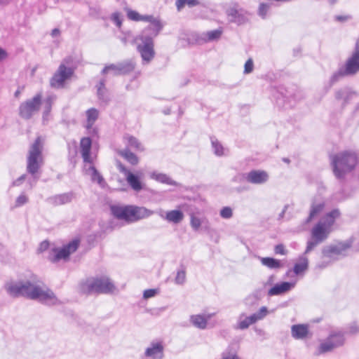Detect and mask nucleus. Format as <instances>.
Here are the masks:
<instances>
[{"label": "nucleus", "instance_id": "obj_29", "mask_svg": "<svg viewBox=\"0 0 359 359\" xmlns=\"http://www.w3.org/2000/svg\"><path fill=\"white\" fill-rule=\"evenodd\" d=\"M184 218V214L181 210H171L166 212L165 219L170 222L174 224H178L182 221Z\"/></svg>", "mask_w": 359, "mask_h": 359}, {"label": "nucleus", "instance_id": "obj_35", "mask_svg": "<svg viewBox=\"0 0 359 359\" xmlns=\"http://www.w3.org/2000/svg\"><path fill=\"white\" fill-rule=\"evenodd\" d=\"M120 154L132 165H136L138 163L139 160L137 156L128 149L121 151Z\"/></svg>", "mask_w": 359, "mask_h": 359}, {"label": "nucleus", "instance_id": "obj_17", "mask_svg": "<svg viewBox=\"0 0 359 359\" xmlns=\"http://www.w3.org/2000/svg\"><path fill=\"white\" fill-rule=\"evenodd\" d=\"M245 179L251 184H261L268 181L269 175L264 170H253L245 175Z\"/></svg>", "mask_w": 359, "mask_h": 359}, {"label": "nucleus", "instance_id": "obj_43", "mask_svg": "<svg viewBox=\"0 0 359 359\" xmlns=\"http://www.w3.org/2000/svg\"><path fill=\"white\" fill-rule=\"evenodd\" d=\"M212 145L214 149V152L217 156L224 154V148L222 144L217 140H211Z\"/></svg>", "mask_w": 359, "mask_h": 359}, {"label": "nucleus", "instance_id": "obj_10", "mask_svg": "<svg viewBox=\"0 0 359 359\" xmlns=\"http://www.w3.org/2000/svg\"><path fill=\"white\" fill-rule=\"evenodd\" d=\"M137 39L142 41L141 43L137 45V50L140 53L143 61L149 63L155 55L154 40H151L148 36H144L143 38L138 36Z\"/></svg>", "mask_w": 359, "mask_h": 359}, {"label": "nucleus", "instance_id": "obj_24", "mask_svg": "<svg viewBox=\"0 0 359 359\" xmlns=\"http://www.w3.org/2000/svg\"><path fill=\"white\" fill-rule=\"evenodd\" d=\"M213 314H208L206 317L202 315H194L191 316V323L199 329H205L207 326V323L209 319L212 318Z\"/></svg>", "mask_w": 359, "mask_h": 359}, {"label": "nucleus", "instance_id": "obj_51", "mask_svg": "<svg viewBox=\"0 0 359 359\" xmlns=\"http://www.w3.org/2000/svg\"><path fill=\"white\" fill-rule=\"evenodd\" d=\"M28 201V198L25 194L20 195L16 201H15V205L16 206H21L25 203H27Z\"/></svg>", "mask_w": 359, "mask_h": 359}, {"label": "nucleus", "instance_id": "obj_23", "mask_svg": "<svg viewBox=\"0 0 359 359\" xmlns=\"http://www.w3.org/2000/svg\"><path fill=\"white\" fill-rule=\"evenodd\" d=\"M291 333L296 339H304L309 333L308 326L303 324L294 325L291 327Z\"/></svg>", "mask_w": 359, "mask_h": 359}, {"label": "nucleus", "instance_id": "obj_57", "mask_svg": "<svg viewBox=\"0 0 359 359\" xmlns=\"http://www.w3.org/2000/svg\"><path fill=\"white\" fill-rule=\"evenodd\" d=\"M26 175H22L13 182V186H19L25 180Z\"/></svg>", "mask_w": 359, "mask_h": 359}, {"label": "nucleus", "instance_id": "obj_16", "mask_svg": "<svg viewBox=\"0 0 359 359\" xmlns=\"http://www.w3.org/2000/svg\"><path fill=\"white\" fill-rule=\"evenodd\" d=\"M226 14L230 22L241 25L246 22L247 18L243 9H238V5L235 4L233 7L226 10Z\"/></svg>", "mask_w": 359, "mask_h": 359}, {"label": "nucleus", "instance_id": "obj_32", "mask_svg": "<svg viewBox=\"0 0 359 359\" xmlns=\"http://www.w3.org/2000/svg\"><path fill=\"white\" fill-rule=\"evenodd\" d=\"M261 262L269 269H279L282 267L280 262L271 257H262Z\"/></svg>", "mask_w": 359, "mask_h": 359}, {"label": "nucleus", "instance_id": "obj_31", "mask_svg": "<svg viewBox=\"0 0 359 359\" xmlns=\"http://www.w3.org/2000/svg\"><path fill=\"white\" fill-rule=\"evenodd\" d=\"M324 207L325 204L323 202H320L318 203H313V204L311 205L309 215L306 219V222H309L310 221H311L313 218L316 217L318 214H320L323 211Z\"/></svg>", "mask_w": 359, "mask_h": 359}, {"label": "nucleus", "instance_id": "obj_53", "mask_svg": "<svg viewBox=\"0 0 359 359\" xmlns=\"http://www.w3.org/2000/svg\"><path fill=\"white\" fill-rule=\"evenodd\" d=\"M157 294V290L156 289H149L146 290L144 292L143 297L144 299H148L154 297Z\"/></svg>", "mask_w": 359, "mask_h": 359}, {"label": "nucleus", "instance_id": "obj_28", "mask_svg": "<svg viewBox=\"0 0 359 359\" xmlns=\"http://www.w3.org/2000/svg\"><path fill=\"white\" fill-rule=\"evenodd\" d=\"M255 323H256V321L252 315L248 317H245V315L243 313L239 316L238 322L236 328L239 330H245L248 328L250 325Z\"/></svg>", "mask_w": 359, "mask_h": 359}, {"label": "nucleus", "instance_id": "obj_63", "mask_svg": "<svg viewBox=\"0 0 359 359\" xmlns=\"http://www.w3.org/2000/svg\"><path fill=\"white\" fill-rule=\"evenodd\" d=\"M223 357H229V359H240L237 355L233 353H229L226 355H224Z\"/></svg>", "mask_w": 359, "mask_h": 359}, {"label": "nucleus", "instance_id": "obj_41", "mask_svg": "<svg viewBox=\"0 0 359 359\" xmlns=\"http://www.w3.org/2000/svg\"><path fill=\"white\" fill-rule=\"evenodd\" d=\"M109 72H111L114 76H118L119 74V67L118 63L117 64H110L104 67L102 69V73L103 74H107Z\"/></svg>", "mask_w": 359, "mask_h": 359}, {"label": "nucleus", "instance_id": "obj_58", "mask_svg": "<svg viewBox=\"0 0 359 359\" xmlns=\"http://www.w3.org/2000/svg\"><path fill=\"white\" fill-rule=\"evenodd\" d=\"M48 245H49L48 242H47V241H43V242H42V243L40 244V246H39V251H41V252H43V251L46 250V249H48Z\"/></svg>", "mask_w": 359, "mask_h": 359}, {"label": "nucleus", "instance_id": "obj_47", "mask_svg": "<svg viewBox=\"0 0 359 359\" xmlns=\"http://www.w3.org/2000/svg\"><path fill=\"white\" fill-rule=\"evenodd\" d=\"M232 210L229 207H224L220 211V216L224 219H229L232 217Z\"/></svg>", "mask_w": 359, "mask_h": 359}, {"label": "nucleus", "instance_id": "obj_39", "mask_svg": "<svg viewBox=\"0 0 359 359\" xmlns=\"http://www.w3.org/2000/svg\"><path fill=\"white\" fill-rule=\"evenodd\" d=\"M56 100L55 95H49L48 96L45 100H44V111H43V116H48L52 108V104Z\"/></svg>", "mask_w": 359, "mask_h": 359}, {"label": "nucleus", "instance_id": "obj_33", "mask_svg": "<svg viewBox=\"0 0 359 359\" xmlns=\"http://www.w3.org/2000/svg\"><path fill=\"white\" fill-rule=\"evenodd\" d=\"M124 140L127 142L128 146L134 148L137 151L144 150L142 144L136 137L127 135L124 137Z\"/></svg>", "mask_w": 359, "mask_h": 359}, {"label": "nucleus", "instance_id": "obj_54", "mask_svg": "<svg viewBox=\"0 0 359 359\" xmlns=\"http://www.w3.org/2000/svg\"><path fill=\"white\" fill-rule=\"evenodd\" d=\"M274 251L276 254L285 255L287 251L283 244H278L275 246Z\"/></svg>", "mask_w": 359, "mask_h": 359}, {"label": "nucleus", "instance_id": "obj_22", "mask_svg": "<svg viewBox=\"0 0 359 359\" xmlns=\"http://www.w3.org/2000/svg\"><path fill=\"white\" fill-rule=\"evenodd\" d=\"M293 287V284L288 282H283L272 287L268 292L269 296L279 295L289 291Z\"/></svg>", "mask_w": 359, "mask_h": 359}, {"label": "nucleus", "instance_id": "obj_26", "mask_svg": "<svg viewBox=\"0 0 359 359\" xmlns=\"http://www.w3.org/2000/svg\"><path fill=\"white\" fill-rule=\"evenodd\" d=\"M135 62L133 60L118 62L119 74L125 75L132 72L135 69Z\"/></svg>", "mask_w": 359, "mask_h": 359}, {"label": "nucleus", "instance_id": "obj_20", "mask_svg": "<svg viewBox=\"0 0 359 359\" xmlns=\"http://www.w3.org/2000/svg\"><path fill=\"white\" fill-rule=\"evenodd\" d=\"M74 196V194L71 191L68 193L53 196L52 197L48 198V201L50 203L53 204V205H61L70 203L73 200Z\"/></svg>", "mask_w": 359, "mask_h": 359}, {"label": "nucleus", "instance_id": "obj_50", "mask_svg": "<svg viewBox=\"0 0 359 359\" xmlns=\"http://www.w3.org/2000/svg\"><path fill=\"white\" fill-rule=\"evenodd\" d=\"M201 225V219L195 216L191 217V226L194 230H198Z\"/></svg>", "mask_w": 359, "mask_h": 359}, {"label": "nucleus", "instance_id": "obj_15", "mask_svg": "<svg viewBox=\"0 0 359 359\" xmlns=\"http://www.w3.org/2000/svg\"><path fill=\"white\" fill-rule=\"evenodd\" d=\"M351 248L348 243H339L336 245H330L323 249L322 253L325 257L331 259L333 255H342L344 252Z\"/></svg>", "mask_w": 359, "mask_h": 359}, {"label": "nucleus", "instance_id": "obj_5", "mask_svg": "<svg viewBox=\"0 0 359 359\" xmlns=\"http://www.w3.org/2000/svg\"><path fill=\"white\" fill-rule=\"evenodd\" d=\"M114 285L107 277L86 280L81 285V291L85 294L111 293L115 290Z\"/></svg>", "mask_w": 359, "mask_h": 359}, {"label": "nucleus", "instance_id": "obj_27", "mask_svg": "<svg viewBox=\"0 0 359 359\" xmlns=\"http://www.w3.org/2000/svg\"><path fill=\"white\" fill-rule=\"evenodd\" d=\"M309 260L305 256H301L298 262L296 263L293 268V271L296 275H299L308 269Z\"/></svg>", "mask_w": 359, "mask_h": 359}, {"label": "nucleus", "instance_id": "obj_48", "mask_svg": "<svg viewBox=\"0 0 359 359\" xmlns=\"http://www.w3.org/2000/svg\"><path fill=\"white\" fill-rule=\"evenodd\" d=\"M254 68L253 60L252 58H249L244 66V74H250L252 72Z\"/></svg>", "mask_w": 359, "mask_h": 359}, {"label": "nucleus", "instance_id": "obj_21", "mask_svg": "<svg viewBox=\"0 0 359 359\" xmlns=\"http://www.w3.org/2000/svg\"><path fill=\"white\" fill-rule=\"evenodd\" d=\"M86 114L87 117L86 128L90 130V133L96 134L97 130L95 128H93V126L98 118V110L95 108H90L86 111Z\"/></svg>", "mask_w": 359, "mask_h": 359}, {"label": "nucleus", "instance_id": "obj_9", "mask_svg": "<svg viewBox=\"0 0 359 359\" xmlns=\"http://www.w3.org/2000/svg\"><path fill=\"white\" fill-rule=\"evenodd\" d=\"M79 245V240H74L62 248H54L48 257V259L52 262H57L60 259H66L69 255L74 252Z\"/></svg>", "mask_w": 359, "mask_h": 359}, {"label": "nucleus", "instance_id": "obj_59", "mask_svg": "<svg viewBox=\"0 0 359 359\" xmlns=\"http://www.w3.org/2000/svg\"><path fill=\"white\" fill-rule=\"evenodd\" d=\"M350 18V16L348 15H337L335 17V19L337 20V21H340V22H344V21H346L347 20H348Z\"/></svg>", "mask_w": 359, "mask_h": 359}, {"label": "nucleus", "instance_id": "obj_62", "mask_svg": "<svg viewBox=\"0 0 359 359\" xmlns=\"http://www.w3.org/2000/svg\"><path fill=\"white\" fill-rule=\"evenodd\" d=\"M60 32L59 29L55 28L52 30L51 35L53 37H56L58 35H60Z\"/></svg>", "mask_w": 359, "mask_h": 359}, {"label": "nucleus", "instance_id": "obj_11", "mask_svg": "<svg viewBox=\"0 0 359 359\" xmlns=\"http://www.w3.org/2000/svg\"><path fill=\"white\" fill-rule=\"evenodd\" d=\"M342 69L347 76L355 75L359 72V39L355 43L351 55L346 60Z\"/></svg>", "mask_w": 359, "mask_h": 359}, {"label": "nucleus", "instance_id": "obj_36", "mask_svg": "<svg viewBox=\"0 0 359 359\" xmlns=\"http://www.w3.org/2000/svg\"><path fill=\"white\" fill-rule=\"evenodd\" d=\"M151 177L152 179L156 180L162 183L168 184H175V182L172 181L168 176L165 174L158 173V172H152L151 175Z\"/></svg>", "mask_w": 359, "mask_h": 359}, {"label": "nucleus", "instance_id": "obj_19", "mask_svg": "<svg viewBox=\"0 0 359 359\" xmlns=\"http://www.w3.org/2000/svg\"><path fill=\"white\" fill-rule=\"evenodd\" d=\"M92 141L90 137H83L80 142V149L84 162L91 163L93 160L90 157V149Z\"/></svg>", "mask_w": 359, "mask_h": 359}, {"label": "nucleus", "instance_id": "obj_4", "mask_svg": "<svg viewBox=\"0 0 359 359\" xmlns=\"http://www.w3.org/2000/svg\"><path fill=\"white\" fill-rule=\"evenodd\" d=\"M111 214L117 219L133 222L151 215L154 212L144 207L135 205H111Z\"/></svg>", "mask_w": 359, "mask_h": 359}, {"label": "nucleus", "instance_id": "obj_64", "mask_svg": "<svg viewBox=\"0 0 359 359\" xmlns=\"http://www.w3.org/2000/svg\"><path fill=\"white\" fill-rule=\"evenodd\" d=\"M20 93H21V91H20V90H17L15 91V97H19V95H20Z\"/></svg>", "mask_w": 359, "mask_h": 359}, {"label": "nucleus", "instance_id": "obj_30", "mask_svg": "<svg viewBox=\"0 0 359 359\" xmlns=\"http://www.w3.org/2000/svg\"><path fill=\"white\" fill-rule=\"evenodd\" d=\"M97 87V94L99 100L104 103H107L109 101V97L107 95V90L105 88V80H101Z\"/></svg>", "mask_w": 359, "mask_h": 359}, {"label": "nucleus", "instance_id": "obj_2", "mask_svg": "<svg viewBox=\"0 0 359 359\" xmlns=\"http://www.w3.org/2000/svg\"><path fill=\"white\" fill-rule=\"evenodd\" d=\"M43 149V140L41 137H37L31 145L27 158V171L32 176L35 182L39 180L40 170L44 164Z\"/></svg>", "mask_w": 359, "mask_h": 359}, {"label": "nucleus", "instance_id": "obj_38", "mask_svg": "<svg viewBox=\"0 0 359 359\" xmlns=\"http://www.w3.org/2000/svg\"><path fill=\"white\" fill-rule=\"evenodd\" d=\"M89 170L91 171V179L93 181H97V182L101 186L104 187L105 184L103 177L99 173L97 169L94 166H90Z\"/></svg>", "mask_w": 359, "mask_h": 359}, {"label": "nucleus", "instance_id": "obj_3", "mask_svg": "<svg viewBox=\"0 0 359 359\" xmlns=\"http://www.w3.org/2000/svg\"><path fill=\"white\" fill-rule=\"evenodd\" d=\"M333 172L337 179H344L345 175L353 170L358 163L357 154L345 151L331 156Z\"/></svg>", "mask_w": 359, "mask_h": 359}, {"label": "nucleus", "instance_id": "obj_52", "mask_svg": "<svg viewBox=\"0 0 359 359\" xmlns=\"http://www.w3.org/2000/svg\"><path fill=\"white\" fill-rule=\"evenodd\" d=\"M60 65H64L65 67H74L76 68V65H74V58L72 56L65 57Z\"/></svg>", "mask_w": 359, "mask_h": 359}, {"label": "nucleus", "instance_id": "obj_13", "mask_svg": "<svg viewBox=\"0 0 359 359\" xmlns=\"http://www.w3.org/2000/svg\"><path fill=\"white\" fill-rule=\"evenodd\" d=\"M150 18L146 20V22H149L150 24L143 29L139 37L148 36L151 40H154L162 30L163 24L159 18H154L153 15H150Z\"/></svg>", "mask_w": 359, "mask_h": 359}, {"label": "nucleus", "instance_id": "obj_18", "mask_svg": "<svg viewBox=\"0 0 359 359\" xmlns=\"http://www.w3.org/2000/svg\"><path fill=\"white\" fill-rule=\"evenodd\" d=\"M164 347L162 342H152L146 351L145 355L152 359H163Z\"/></svg>", "mask_w": 359, "mask_h": 359}, {"label": "nucleus", "instance_id": "obj_40", "mask_svg": "<svg viewBox=\"0 0 359 359\" xmlns=\"http://www.w3.org/2000/svg\"><path fill=\"white\" fill-rule=\"evenodd\" d=\"M186 4L189 6H195L199 5L200 3L198 0H177L175 2L178 11H180Z\"/></svg>", "mask_w": 359, "mask_h": 359}, {"label": "nucleus", "instance_id": "obj_12", "mask_svg": "<svg viewBox=\"0 0 359 359\" xmlns=\"http://www.w3.org/2000/svg\"><path fill=\"white\" fill-rule=\"evenodd\" d=\"M345 339L341 332H334L330 334L326 341L320 346V352L326 353L332 351L334 348L342 346L344 344Z\"/></svg>", "mask_w": 359, "mask_h": 359}, {"label": "nucleus", "instance_id": "obj_56", "mask_svg": "<svg viewBox=\"0 0 359 359\" xmlns=\"http://www.w3.org/2000/svg\"><path fill=\"white\" fill-rule=\"evenodd\" d=\"M359 332V326L356 323H352L349 327L351 334H356Z\"/></svg>", "mask_w": 359, "mask_h": 359}, {"label": "nucleus", "instance_id": "obj_45", "mask_svg": "<svg viewBox=\"0 0 359 359\" xmlns=\"http://www.w3.org/2000/svg\"><path fill=\"white\" fill-rule=\"evenodd\" d=\"M268 313V310L266 306H262L260 308L257 313H253L252 316L255 318V321L262 320L264 318Z\"/></svg>", "mask_w": 359, "mask_h": 359}, {"label": "nucleus", "instance_id": "obj_61", "mask_svg": "<svg viewBox=\"0 0 359 359\" xmlns=\"http://www.w3.org/2000/svg\"><path fill=\"white\" fill-rule=\"evenodd\" d=\"M289 205H285L284 206V208L283 210V211L279 214V216H278V219H283V217H284V215H285V212H286V210H287Z\"/></svg>", "mask_w": 359, "mask_h": 359}, {"label": "nucleus", "instance_id": "obj_46", "mask_svg": "<svg viewBox=\"0 0 359 359\" xmlns=\"http://www.w3.org/2000/svg\"><path fill=\"white\" fill-rule=\"evenodd\" d=\"M186 280V272L185 270L183 269L182 270H180L177 273V276L175 279V282L176 284L178 285H182L185 282Z\"/></svg>", "mask_w": 359, "mask_h": 359}, {"label": "nucleus", "instance_id": "obj_42", "mask_svg": "<svg viewBox=\"0 0 359 359\" xmlns=\"http://www.w3.org/2000/svg\"><path fill=\"white\" fill-rule=\"evenodd\" d=\"M347 75L345 74L344 71L342 69V68L339 69L337 72H334L330 79V88L336 82H337L340 79H341L344 76H346Z\"/></svg>", "mask_w": 359, "mask_h": 359}, {"label": "nucleus", "instance_id": "obj_1", "mask_svg": "<svg viewBox=\"0 0 359 359\" xmlns=\"http://www.w3.org/2000/svg\"><path fill=\"white\" fill-rule=\"evenodd\" d=\"M5 288L7 293L13 297H25L48 305L60 304V301L53 292L44 287L43 283L35 275H32L25 280L7 283Z\"/></svg>", "mask_w": 359, "mask_h": 359}, {"label": "nucleus", "instance_id": "obj_60", "mask_svg": "<svg viewBox=\"0 0 359 359\" xmlns=\"http://www.w3.org/2000/svg\"><path fill=\"white\" fill-rule=\"evenodd\" d=\"M7 57V53L5 50L0 48V61L4 60Z\"/></svg>", "mask_w": 359, "mask_h": 359}, {"label": "nucleus", "instance_id": "obj_55", "mask_svg": "<svg viewBox=\"0 0 359 359\" xmlns=\"http://www.w3.org/2000/svg\"><path fill=\"white\" fill-rule=\"evenodd\" d=\"M112 20L116 23V25L120 27L121 25V20L120 19V15L118 13H114L111 16Z\"/></svg>", "mask_w": 359, "mask_h": 359}, {"label": "nucleus", "instance_id": "obj_34", "mask_svg": "<svg viewBox=\"0 0 359 359\" xmlns=\"http://www.w3.org/2000/svg\"><path fill=\"white\" fill-rule=\"evenodd\" d=\"M222 33V29L212 30V31L208 32L205 34V36H202L201 39L203 41H217L220 39Z\"/></svg>", "mask_w": 359, "mask_h": 359}, {"label": "nucleus", "instance_id": "obj_14", "mask_svg": "<svg viewBox=\"0 0 359 359\" xmlns=\"http://www.w3.org/2000/svg\"><path fill=\"white\" fill-rule=\"evenodd\" d=\"M119 171L126 175V180L130 187L135 191H140L142 189V184L138 177L130 172L123 165H118Z\"/></svg>", "mask_w": 359, "mask_h": 359}, {"label": "nucleus", "instance_id": "obj_49", "mask_svg": "<svg viewBox=\"0 0 359 359\" xmlns=\"http://www.w3.org/2000/svg\"><path fill=\"white\" fill-rule=\"evenodd\" d=\"M269 8V5L264 4V3L260 4L259 7L258 13L262 18H265Z\"/></svg>", "mask_w": 359, "mask_h": 359}, {"label": "nucleus", "instance_id": "obj_8", "mask_svg": "<svg viewBox=\"0 0 359 359\" xmlns=\"http://www.w3.org/2000/svg\"><path fill=\"white\" fill-rule=\"evenodd\" d=\"M74 70V67H65L64 65H60L50 80V86L54 88H63L65 81L73 76Z\"/></svg>", "mask_w": 359, "mask_h": 359}, {"label": "nucleus", "instance_id": "obj_25", "mask_svg": "<svg viewBox=\"0 0 359 359\" xmlns=\"http://www.w3.org/2000/svg\"><path fill=\"white\" fill-rule=\"evenodd\" d=\"M339 216V211L338 210H334L330 212L327 213L323 218H322L318 222L322 223L323 226L326 227L327 229L330 230V227L334 223V219Z\"/></svg>", "mask_w": 359, "mask_h": 359}, {"label": "nucleus", "instance_id": "obj_37", "mask_svg": "<svg viewBox=\"0 0 359 359\" xmlns=\"http://www.w3.org/2000/svg\"><path fill=\"white\" fill-rule=\"evenodd\" d=\"M127 16L130 20L137 22L146 21V20L151 18L149 15H142L133 10H128Z\"/></svg>", "mask_w": 359, "mask_h": 359}, {"label": "nucleus", "instance_id": "obj_7", "mask_svg": "<svg viewBox=\"0 0 359 359\" xmlns=\"http://www.w3.org/2000/svg\"><path fill=\"white\" fill-rule=\"evenodd\" d=\"M330 230L323 226L322 223L318 224L312 229L311 239L307 242V246L305 254L309 253L314 249L318 244L323 243L328 237Z\"/></svg>", "mask_w": 359, "mask_h": 359}, {"label": "nucleus", "instance_id": "obj_44", "mask_svg": "<svg viewBox=\"0 0 359 359\" xmlns=\"http://www.w3.org/2000/svg\"><path fill=\"white\" fill-rule=\"evenodd\" d=\"M353 95V93L348 89H340L335 93V97L337 100H339L344 99V96L352 97Z\"/></svg>", "mask_w": 359, "mask_h": 359}, {"label": "nucleus", "instance_id": "obj_6", "mask_svg": "<svg viewBox=\"0 0 359 359\" xmlns=\"http://www.w3.org/2000/svg\"><path fill=\"white\" fill-rule=\"evenodd\" d=\"M42 104V93H38L32 98L22 102L19 107V115L25 119H30L38 113Z\"/></svg>", "mask_w": 359, "mask_h": 359}]
</instances>
